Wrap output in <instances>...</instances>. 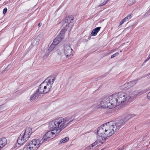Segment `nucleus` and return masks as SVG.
I'll list each match as a JSON object with an SVG mask.
<instances>
[{
	"instance_id": "obj_1",
	"label": "nucleus",
	"mask_w": 150,
	"mask_h": 150,
	"mask_svg": "<svg viewBox=\"0 0 150 150\" xmlns=\"http://www.w3.org/2000/svg\"><path fill=\"white\" fill-rule=\"evenodd\" d=\"M138 96L137 92L135 91L126 93L119 92L117 93L113 94L105 99L103 100L99 107L112 108L124 102L130 101Z\"/></svg>"
},
{
	"instance_id": "obj_2",
	"label": "nucleus",
	"mask_w": 150,
	"mask_h": 150,
	"mask_svg": "<svg viewBox=\"0 0 150 150\" xmlns=\"http://www.w3.org/2000/svg\"><path fill=\"white\" fill-rule=\"evenodd\" d=\"M74 120V118L69 117L59 118L50 121L49 124V128L51 130L47 132L42 139H45V142L53 139Z\"/></svg>"
},
{
	"instance_id": "obj_3",
	"label": "nucleus",
	"mask_w": 150,
	"mask_h": 150,
	"mask_svg": "<svg viewBox=\"0 0 150 150\" xmlns=\"http://www.w3.org/2000/svg\"><path fill=\"white\" fill-rule=\"evenodd\" d=\"M119 125L112 122L105 123L99 127L97 133L100 136L105 138L112 135L115 132L120 129Z\"/></svg>"
},
{
	"instance_id": "obj_4",
	"label": "nucleus",
	"mask_w": 150,
	"mask_h": 150,
	"mask_svg": "<svg viewBox=\"0 0 150 150\" xmlns=\"http://www.w3.org/2000/svg\"><path fill=\"white\" fill-rule=\"evenodd\" d=\"M54 80V79L53 78L50 77L47 78L39 86L36 91L40 95L47 93L50 91Z\"/></svg>"
},
{
	"instance_id": "obj_5",
	"label": "nucleus",
	"mask_w": 150,
	"mask_h": 150,
	"mask_svg": "<svg viewBox=\"0 0 150 150\" xmlns=\"http://www.w3.org/2000/svg\"><path fill=\"white\" fill-rule=\"evenodd\" d=\"M73 21L74 18L73 16H71L66 17L62 21L61 23L65 29L62 30L60 33L58 37H59L62 39L63 38L66 30H67V29L71 28L73 26Z\"/></svg>"
},
{
	"instance_id": "obj_6",
	"label": "nucleus",
	"mask_w": 150,
	"mask_h": 150,
	"mask_svg": "<svg viewBox=\"0 0 150 150\" xmlns=\"http://www.w3.org/2000/svg\"><path fill=\"white\" fill-rule=\"evenodd\" d=\"M64 54L62 53L61 51L57 50V56L60 59L63 61L65 57L69 59H71L72 56V51L73 50L69 45H64L63 49Z\"/></svg>"
},
{
	"instance_id": "obj_7",
	"label": "nucleus",
	"mask_w": 150,
	"mask_h": 150,
	"mask_svg": "<svg viewBox=\"0 0 150 150\" xmlns=\"http://www.w3.org/2000/svg\"><path fill=\"white\" fill-rule=\"evenodd\" d=\"M45 141V139H42L40 140L38 139H35L32 140L28 144L33 150H37Z\"/></svg>"
},
{
	"instance_id": "obj_8",
	"label": "nucleus",
	"mask_w": 150,
	"mask_h": 150,
	"mask_svg": "<svg viewBox=\"0 0 150 150\" xmlns=\"http://www.w3.org/2000/svg\"><path fill=\"white\" fill-rule=\"evenodd\" d=\"M131 117L132 116L130 115H127L123 117L121 119L116 123L117 125H119V128H120L121 127L124 125L125 123L127 122Z\"/></svg>"
},
{
	"instance_id": "obj_9",
	"label": "nucleus",
	"mask_w": 150,
	"mask_h": 150,
	"mask_svg": "<svg viewBox=\"0 0 150 150\" xmlns=\"http://www.w3.org/2000/svg\"><path fill=\"white\" fill-rule=\"evenodd\" d=\"M32 133V129L30 127H27L25 130L21 134L23 136V138L27 141Z\"/></svg>"
},
{
	"instance_id": "obj_10",
	"label": "nucleus",
	"mask_w": 150,
	"mask_h": 150,
	"mask_svg": "<svg viewBox=\"0 0 150 150\" xmlns=\"http://www.w3.org/2000/svg\"><path fill=\"white\" fill-rule=\"evenodd\" d=\"M105 139L103 137L100 136L97 140L93 144L89 146L93 147L94 146H100L105 142Z\"/></svg>"
},
{
	"instance_id": "obj_11",
	"label": "nucleus",
	"mask_w": 150,
	"mask_h": 150,
	"mask_svg": "<svg viewBox=\"0 0 150 150\" xmlns=\"http://www.w3.org/2000/svg\"><path fill=\"white\" fill-rule=\"evenodd\" d=\"M7 141L5 137L0 139V150H1L7 144Z\"/></svg>"
},
{
	"instance_id": "obj_12",
	"label": "nucleus",
	"mask_w": 150,
	"mask_h": 150,
	"mask_svg": "<svg viewBox=\"0 0 150 150\" xmlns=\"http://www.w3.org/2000/svg\"><path fill=\"white\" fill-rule=\"evenodd\" d=\"M27 141L23 137V136L20 134L17 140L18 144L21 145H23Z\"/></svg>"
},
{
	"instance_id": "obj_13",
	"label": "nucleus",
	"mask_w": 150,
	"mask_h": 150,
	"mask_svg": "<svg viewBox=\"0 0 150 150\" xmlns=\"http://www.w3.org/2000/svg\"><path fill=\"white\" fill-rule=\"evenodd\" d=\"M50 52L48 49L46 48L43 50L41 52V55L44 58H46L49 54Z\"/></svg>"
},
{
	"instance_id": "obj_14",
	"label": "nucleus",
	"mask_w": 150,
	"mask_h": 150,
	"mask_svg": "<svg viewBox=\"0 0 150 150\" xmlns=\"http://www.w3.org/2000/svg\"><path fill=\"white\" fill-rule=\"evenodd\" d=\"M139 80V79H137L128 82V87H129V88L134 86L137 83Z\"/></svg>"
},
{
	"instance_id": "obj_15",
	"label": "nucleus",
	"mask_w": 150,
	"mask_h": 150,
	"mask_svg": "<svg viewBox=\"0 0 150 150\" xmlns=\"http://www.w3.org/2000/svg\"><path fill=\"white\" fill-rule=\"evenodd\" d=\"M40 95L38 93V92L36 91V92L32 95L30 97V100H32L36 98L39 97Z\"/></svg>"
},
{
	"instance_id": "obj_16",
	"label": "nucleus",
	"mask_w": 150,
	"mask_h": 150,
	"mask_svg": "<svg viewBox=\"0 0 150 150\" xmlns=\"http://www.w3.org/2000/svg\"><path fill=\"white\" fill-rule=\"evenodd\" d=\"M100 28V27H98L95 28L93 30L91 33V35H96L97 34V33L99 31Z\"/></svg>"
},
{
	"instance_id": "obj_17",
	"label": "nucleus",
	"mask_w": 150,
	"mask_h": 150,
	"mask_svg": "<svg viewBox=\"0 0 150 150\" xmlns=\"http://www.w3.org/2000/svg\"><path fill=\"white\" fill-rule=\"evenodd\" d=\"M62 40L59 37H57L56 38H55L53 41V43L56 45H57Z\"/></svg>"
},
{
	"instance_id": "obj_18",
	"label": "nucleus",
	"mask_w": 150,
	"mask_h": 150,
	"mask_svg": "<svg viewBox=\"0 0 150 150\" xmlns=\"http://www.w3.org/2000/svg\"><path fill=\"white\" fill-rule=\"evenodd\" d=\"M39 42L35 37L32 39L31 40V44L33 46L37 45L39 44Z\"/></svg>"
},
{
	"instance_id": "obj_19",
	"label": "nucleus",
	"mask_w": 150,
	"mask_h": 150,
	"mask_svg": "<svg viewBox=\"0 0 150 150\" xmlns=\"http://www.w3.org/2000/svg\"><path fill=\"white\" fill-rule=\"evenodd\" d=\"M30 146L28 144H27V145L23 148V150H33L32 147H31V146Z\"/></svg>"
},
{
	"instance_id": "obj_20",
	"label": "nucleus",
	"mask_w": 150,
	"mask_h": 150,
	"mask_svg": "<svg viewBox=\"0 0 150 150\" xmlns=\"http://www.w3.org/2000/svg\"><path fill=\"white\" fill-rule=\"evenodd\" d=\"M128 84L127 82L124 85L122 86L121 87V88L122 89H125L127 88H129V87H128Z\"/></svg>"
},
{
	"instance_id": "obj_21",
	"label": "nucleus",
	"mask_w": 150,
	"mask_h": 150,
	"mask_svg": "<svg viewBox=\"0 0 150 150\" xmlns=\"http://www.w3.org/2000/svg\"><path fill=\"white\" fill-rule=\"evenodd\" d=\"M43 36V35L42 34H40L38 35V36L36 37V38L39 42L40 40H41L42 39Z\"/></svg>"
},
{
	"instance_id": "obj_22",
	"label": "nucleus",
	"mask_w": 150,
	"mask_h": 150,
	"mask_svg": "<svg viewBox=\"0 0 150 150\" xmlns=\"http://www.w3.org/2000/svg\"><path fill=\"white\" fill-rule=\"evenodd\" d=\"M69 139L68 137H66L61 140L60 141V143H64L67 141Z\"/></svg>"
},
{
	"instance_id": "obj_23",
	"label": "nucleus",
	"mask_w": 150,
	"mask_h": 150,
	"mask_svg": "<svg viewBox=\"0 0 150 150\" xmlns=\"http://www.w3.org/2000/svg\"><path fill=\"white\" fill-rule=\"evenodd\" d=\"M108 1L107 0H101V3L99 6H102L105 5Z\"/></svg>"
},
{
	"instance_id": "obj_24",
	"label": "nucleus",
	"mask_w": 150,
	"mask_h": 150,
	"mask_svg": "<svg viewBox=\"0 0 150 150\" xmlns=\"http://www.w3.org/2000/svg\"><path fill=\"white\" fill-rule=\"evenodd\" d=\"M55 45H54L53 43L50 45L49 48L48 49L50 52L55 47Z\"/></svg>"
},
{
	"instance_id": "obj_25",
	"label": "nucleus",
	"mask_w": 150,
	"mask_h": 150,
	"mask_svg": "<svg viewBox=\"0 0 150 150\" xmlns=\"http://www.w3.org/2000/svg\"><path fill=\"white\" fill-rule=\"evenodd\" d=\"M132 16V14H131L128 15L124 19L126 21L129 20Z\"/></svg>"
},
{
	"instance_id": "obj_26",
	"label": "nucleus",
	"mask_w": 150,
	"mask_h": 150,
	"mask_svg": "<svg viewBox=\"0 0 150 150\" xmlns=\"http://www.w3.org/2000/svg\"><path fill=\"white\" fill-rule=\"evenodd\" d=\"M136 2V0H129L128 2L129 5L131 6L134 4Z\"/></svg>"
},
{
	"instance_id": "obj_27",
	"label": "nucleus",
	"mask_w": 150,
	"mask_h": 150,
	"mask_svg": "<svg viewBox=\"0 0 150 150\" xmlns=\"http://www.w3.org/2000/svg\"><path fill=\"white\" fill-rule=\"evenodd\" d=\"M126 21L124 19H122L120 21V25L118 26V28H119L120 25H122L123 23H124Z\"/></svg>"
},
{
	"instance_id": "obj_28",
	"label": "nucleus",
	"mask_w": 150,
	"mask_h": 150,
	"mask_svg": "<svg viewBox=\"0 0 150 150\" xmlns=\"http://www.w3.org/2000/svg\"><path fill=\"white\" fill-rule=\"evenodd\" d=\"M118 54H118V52H116L115 54L112 55L111 56V58H114V57H115L116 56H117L118 55Z\"/></svg>"
},
{
	"instance_id": "obj_29",
	"label": "nucleus",
	"mask_w": 150,
	"mask_h": 150,
	"mask_svg": "<svg viewBox=\"0 0 150 150\" xmlns=\"http://www.w3.org/2000/svg\"><path fill=\"white\" fill-rule=\"evenodd\" d=\"M7 8H5L3 9V13L4 14L6 13V12H7Z\"/></svg>"
},
{
	"instance_id": "obj_30",
	"label": "nucleus",
	"mask_w": 150,
	"mask_h": 150,
	"mask_svg": "<svg viewBox=\"0 0 150 150\" xmlns=\"http://www.w3.org/2000/svg\"><path fill=\"white\" fill-rule=\"evenodd\" d=\"M150 59V54L148 56V57L145 59L144 62H145L149 60Z\"/></svg>"
},
{
	"instance_id": "obj_31",
	"label": "nucleus",
	"mask_w": 150,
	"mask_h": 150,
	"mask_svg": "<svg viewBox=\"0 0 150 150\" xmlns=\"http://www.w3.org/2000/svg\"><path fill=\"white\" fill-rule=\"evenodd\" d=\"M147 98L150 100V92H149L147 95Z\"/></svg>"
},
{
	"instance_id": "obj_32",
	"label": "nucleus",
	"mask_w": 150,
	"mask_h": 150,
	"mask_svg": "<svg viewBox=\"0 0 150 150\" xmlns=\"http://www.w3.org/2000/svg\"><path fill=\"white\" fill-rule=\"evenodd\" d=\"M41 23H39L38 24V26L39 27H40L41 26Z\"/></svg>"
},
{
	"instance_id": "obj_33",
	"label": "nucleus",
	"mask_w": 150,
	"mask_h": 150,
	"mask_svg": "<svg viewBox=\"0 0 150 150\" xmlns=\"http://www.w3.org/2000/svg\"><path fill=\"white\" fill-rule=\"evenodd\" d=\"M2 107L1 106H0V109Z\"/></svg>"
},
{
	"instance_id": "obj_34",
	"label": "nucleus",
	"mask_w": 150,
	"mask_h": 150,
	"mask_svg": "<svg viewBox=\"0 0 150 150\" xmlns=\"http://www.w3.org/2000/svg\"><path fill=\"white\" fill-rule=\"evenodd\" d=\"M120 52H122V50H120Z\"/></svg>"
},
{
	"instance_id": "obj_35",
	"label": "nucleus",
	"mask_w": 150,
	"mask_h": 150,
	"mask_svg": "<svg viewBox=\"0 0 150 150\" xmlns=\"http://www.w3.org/2000/svg\"><path fill=\"white\" fill-rule=\"evenodd\" d=\"M109 0H107V1H108Z\"/></svg>"
}]
</instances>
